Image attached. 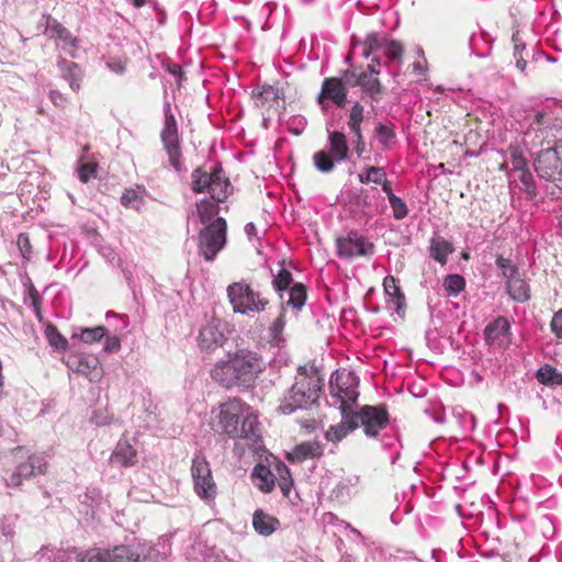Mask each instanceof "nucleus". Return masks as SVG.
Here are the masks:
<instances>
[{"label": "nucleus", "mask_w": 562, "mask_h": 562, "mask_svg": "<svg viewBox=\"0 0 562 562\" xmlns=\"http://www.w3.org/2000/svg\"><path fill=\"white\" fill-rule=\"evenodd\" d=\"M263 359L255 351L241 349L231 355L227 361L218 362L212 378L224 387L250 385L265 370Z\"/></svg>", "instance_id": "obj_1"}, {"label": "nucleus", "mask_w": 562, "mask_h": 562, "mask_svg": "<svg viewBox=\"0 0 562 562\" xmlns=\"http://www.w3.org/2000/svg\"><path fill=\"white\" fill-rule=\"evenodd\" d=\"M324 380L313 364L300 366L294 383L280 401L279 412L290 415L297 409H307L317 403Z\"/></svg>", "instance_id": "obj_2"}, {"label": "nucleus", "mask_w": 562, "mask_h": 562, "mask_svg": "<svg viewBox=\"0 0 562 562\" xmlns=\"http://www.w3.org/2000/svg\"><path fill=\"white\" fill-rule=\"evenodd\" d=\"M218 424L222 430L234 439H252L259 435L258 420L251 407L238 398L221 405Z\"/></svg>", "instance_id": "obj_3"}, {"label": "nucleus", "mask_w": 562, "mask_h": 562, "mask_svg": "<svg viewBox=\"0 0 562 562\" xmlns=\"http://www.w3.org/2000/svg\"><path fill=\"white\" fill-rule=\"evenodd\" d=\"M192 190L195 193L209 191L215 202L225 201L232 193L233 187L225 176L221 165H216L207 172L201 168L193 170L191 175Z\"/></svg>", "instance_id": "obj_4"}, {"label": "nucleus", "mask_w": 562, "mask_h": 562, "mask_svg": "<svg viewBox=\"0 0 562 562\" xmlns=\"http://www.w3.org/2000/svg\"><path fill=\"white\" fill-rule=\"evenodd\" d=\"M139 541L132 544H119L112 549L91 548L78 552L77 562H140V553L145 548L139 547Z\"/></svg>", "instance_id": "obj_5"}, {"label": "nucleus", "mask_w": 562, "mask_h": 562, "mask_svg": "<svg viewBox=\"0 0 562 562\" xmlns=\"http://www.w3.org/2000/svg\"><path fill=\"white\" fill-rule=\"evenodd\" d=\"M227 295L235 313L254 315L266 308L269 301L248 283L235 282L227 288Z\"/></svg>", "instance_id": "obj_6"}, {"label": "nucleus", "mask_w": 562, "mask_h": 562, "mask_svg": "<svg viewBox=\"0 0 562 562\" xmlns=\"http://www.w3.org/2000/svg\"><path fill=\"white\" fill-rule=\"evenodd\" d=\"M358 384V378L352 372H336L330 379L331 405H337L339 411L352 412L351 407L359 396Z\"/></svg>", "instance_id": "obj_7"}, {"label": "nucleus", "mask_w": 562, "mask_h": 562, "mask_svg": "<svg viewBox=\"0 0 562 562\" xmlns=\"http://www.w3.org/2000/svg\"><path fill=\"white\" fill-rule=\"evenodd\" d=\"M227 225L224 218L217 217L207 224L199 235V251L206 261L215 259L226 244Z\"/></svg>", "instance_id": "obj_8"}, {"label": "nucleus", "mask_w": 562, "mask_h": 562, "mask_svg": "<svg viewBox=\"0 0 562 562\" xmlns=\"http://www.w3.org/2000/svg\"><path fill=\"white\" fill-rule=\"evenodd\" d=\"M191 474L195 493L204 499H213L216 495V485L213 481L209 462L204 457L196 454L192 461Z\"/></svg>", "instance_id": "obj_9"}, {"label": "nucleus", "mask_w": 562, "mask_h": 562, "mask_svg": "<svg viewBox=\"0 0 562 562\" xmlns=\"http://www.w3.org/2000/svg\"><path fill=\"white\" fill-rule=\"evenodd\" d=\"M337 255L344 259L371 256L374 246L357 232H349L346 236L336 239Z\"/></svg>", "instance_id": "obj_10"}, {"label": "nucleus", "mask_w": 562, "mask_h": 562, "mask_svg": "<svg viewBox=\"0 0 562 562\" xmlns=\"http://www.w3.org/2000/svg\"><path fill=\"white\" fill-rule=\"evenodd\" d=\"M291 283L292 274L284 268L280 269L279 273L273 279V286L276 291L280 293V297L283 299L282 292L288 290V300L285 301V304L299 311L305 304L306 291L302 284L296 283L293 286H290Z\"/></svg>", "instance_id": "obj_11"}, {"label": "nucleus", "mask_w": 562, "mask_h": 562, "mask_svg": "<svg viewBox=\"0 0 562 562\" xmlns=\"http://www.w3.org/2000/svg\"><path fill=\"white\" fill-rule=\"evenodd\" d=\"M355 416L368 437H375L389 424V415L383 406H363Z\"/></svg>", "instance_id": "obj_12"}, {"label": "nucleus", "mask_w": 562, "mask_h": 562, "mask_svg": "<svg viewBox=\"0 0 562 562\" xmlns=\"http://www.w3.org/2000/svg\"><path fill=\"white\" fill-rule=\"evenodd\" d=\"M161 139L169 156L171 166L177 171H181L182 166L180 161L181 153L179 147L178 127L176 119L171 113H166L165 127L161 132Z\"/></svg>", "instance_id": "obj_13"}, {"label": "nucleus", "mask_w": 562, "mask_h": 562, "mask_svg": "<svg viewBox=\"0 0 562 562\" xmlns=\"http://www.w3.org/2000/svg\"><path fill=\"white\" fill-rule=\"evenodd\" d=\"M47 461L43 454H31L25 462H20L16 470L7 480V486H20L24 479L44 474Z\"/></svg>", "instance_id": "obj_14"}, {"label": "nucleus", "mask_w": 562, "mask_h": 562, "mask_svg": "<svg viewBox=\"0 0 562 562\" xmlns=\"http://www.w3.org/2000/svg\"><path fill=\"white\" fill-rule=\"evenodd\" d=\"M327 101H331L338 108L345 106L347 102V88L341 79L336 77L325 78L322 89L317 95V103L323 110L327 109Z\"/></svg>", "instance_id": "obj_15"}, {"label": "nucleus", "mask_w": 562, "mask_h": 562, "mask_svg": "<svg viewBox=\"0 0 562 562\" xmlns=\"http://www.w3.org/2000/svg\"><path fill=\"white\" fill-rule=\"evenodd\" d=\"M535 170L543 179L561 176L562 160L552 148L541 150L535 159Z\"/></svg>", "instance_id": "obj_16"}, {"label": "nucleus", "mask_w": 562, "mask_h": 562, "mask_svg": "<svg viewBox=\"0 0 562 562\" xmlns=\"http://www.w3.org/2000/svg\"><path fill=\"white\" fill-rule=\"evenodd\" d=\"M226 325L221 319L214 318L210 321L200 330L199 344L203 349H214L224 344Z\"/></svg>", "instance_id": "obj_17"}, {"label": "nucleus", "mask_w": 562, "mask_h": 562, "mask_svg": "<svg viewBox=\"0 0 562 562\" xmlns=\"http://www.w3.org/2000/svg\"><path fill=\"white\" fill-rule=\"evenodd\" d=\"M510 325L505 317H497L484 329L485 340L491 345L504 346L509 342Z\"/></svg>", "instance_id": "obj_18"}, {"label": "nucleus", "mask_w": 562, "mask_h": 562, "mask_svg": "<svg viewBox=\"0 0 562 562\" xmlns=\"http://www.w3.org/2000/svg\"><path fill=\"white\" fill-rule=\"evenodd\" d=\"M341 422L330 426L325 437L328 441L338 442L342 440L350 431L355 430L359 424L353 412L340 411Z\"/></svg>", "instance_id": "obj_19"}, {"label": "nucleus", "mask_w": 562, "mask_h": 562, "mask_svg": "<svg viewBox=\"0 0 562 562\" xmlns=\"http://www.w3.org/2000/svg\"><path fill=\"white\" fill-rule=\"evenodd\" d=\"M110 463L114 467H133L137 463V451L127 440L121 439L110 457Z\"/></svg>", "instance_id": "obj_20"}, {"label": "nucleus", "mask_w": 562, "mask_h": 562, "mask_svg": "<svg viewBox=\"0 0 562 562\" xmlns=\"http://www.w3.org/2000/svg\"><path fill=\"white\" fill-rule=\"evenodd\" d=\"M139 547L145 548L140 553V562H165L171 552L168 540H159L155 546L140 542Z\"/></svg>", "instance_id": "obj_21"}, {"label": "nucleus", "mask_w": 562, "mask_h": 562, "mask_svg": "<svg viewBox=\"0 0 562 562\" xmlns=\"http://www.w3.org/2000/svg\"><path fill=\"white\" fill-rule=\"evenodd\" d=\"M328 133V151L337 162L345 161L348 158L349 147L347 137L342 132L329 131Z\"/></svg>", "instance_id": "obj_22"}, {"label": "nucleus", "mask_w": 562, "mask_h": 562, "mask_svg": "<svg viewBox=\"0 0 562 562\" xmlns=\"http://www.w3.org/2000/svg\"><path fill=\"white\" fill-rule=\"evenodd\" d=\"M252 526L257 533L268 537L280 528V521L262 509H257L252 515Z\"/></svg>", "instance_id": "obj_23"}, {"label": "nucleus", "mask_w": 562, "mask_h": 562, "mask_svg": "<svg viewBox=\"0 0 562 562\" xmlns=\"http://www.w3.org/2000/svg\"><path fill=\"white\" fill-rule=\"evenodd\" d=\"M67 366L74 372L80 373L89 380H93L97 376L98 360L93 357L72 356L68 359Z\"/></svg>", "instance_id": "obj_24"}, {"label": "nucleus", "mask_w": 562, "mask_h": 562, "mask_svg": "<svg viewBox=\"0 0 562 562\" xmlns=\"http://www.w3.org/2000/svg\"><path fill=\"white\" fill-rule=\"evenodd\" d=\"M255 104L263 109H278L280 105V91L278 88L265 85L254 93Z\"/></svg>", "instance_id": "obj_25"}, {"label": "nucleus", "mask_w": 562, "mask_h": 562, "mask_svg": "<svg viewBox=\"0 0 562 562\" xmlns=\"http://www.w3.org/2000/svg\"><path fill=\"white\" fill-rule=\"evenodd\" d=\"M252 480L255 484L265 493H269L274 487V474L271 470L263 465L257 464L252 471Z\"/></svg>", "instance_id": "obj_26"}, {"label": "nucleus", "mask_w": 562, "mask_h": 562, "mask_svg": "<svg viewBox=\"0 0 562 562\" xmlns=\"http://www.w3.org/2000/svg\"><path fill=\"white\" fill-rule=\"evenodd\" d=\"M429 249L430 256L441 265L447 262L448 256L454 250L450 241L439 236L431 239Z\"/></svg>", "instance_id": "obj_27"}, {"label": "nucleus", "mask_w": 562, "mask_h": 562, "mask_svg": "<svg viewBox=\"0 0 562 562\" xmlns=\"http://www.w3.org/2000/svg\"><path fill=\"white\" fill-rule=\"evenodd\" d=\"M59 69L63 72V77L69 82L70 88L74 91H78L81 81V71L77 64L61 59L58 61Z\"/></svg>", "instance_id": "obj_28"}, {"label": "nucleus", "mask_w": 562, "mask_h": 562, "mask_svg": "<svg viewBox=\"0 0 562 562\" xmlns=\"http://www.w3.org/2000/svg\"><path fill=\"white\" fill-rule=\"evenodd\" d=\"M323 453L322 446L316 441H307L302 442L301 445H297L292 453L291 457L297 461H302L308 458H318Z\"/></svg>", "instance_id": "obj_29"}, {"label": "nucleus", "mask_w": 562, "mask_h": 562, "mask_svg": "<svg viewBox=\"0 0 562 562\" xmlns=\"http://www.w3.org/2000/svg\"><path fill=\"white\" fill-rule=\"evenodd\" d=\"M506 284L508 294L515 301L525 302L529 299V288L518 274L509 278Z\"/></svg>", "instance_id": "obj_30"}, {"label": "nucleus", "mask_w": 562, "mask_h": 562, "mask_svg": "<svg viewBox=\"0 0 562 562\" xmlns=\"http://www.w3.org/2000/svg\"><path fill=\"white\" fill-rule=\"evenodd\" d=\"M218 213V206L216 203L202 199L196 203V214L201 223L206 224L211 223L217 217H215Z\"/></svg>", "instance_id": "obj_31"}, {"label": "nucleus", "mask_w": 562, "mask_h": 562, "mask_svg": "<svg viewBox=\"0 0 562 562\" xmlns=\"http://www.w3.org/2000/svg\"><path fill=\"white\" fill-rule=\"evenodd\" d=\"M351 86H360L364 91L376 94L381 91V85L379 79L375 76L368 75L367 72H361L356 77L355 81L350 83Z\"/></svg>", "instance_id": "obj_32"}, {"label": "nucleus", "mask_w": 562, "mask_h": 562, "mask_svg": "<svg viewBox=\"0 0 562 562\" xmlns=\"http://www.w3.org/2000/svg\"><path fill=\"white\" fill-rule=\"evenodd\" d=\"M537 379L540 383L546 385H560L562 384V374L557 369L550 366H543L537 371Z\"/></svg>", "instance_id": "obj_33"}, {"label": "nucleus", "mask_w": 562, "mask_h": 562, "mask_svg": "<svg viewBox=\"0 0 562 562\" xmlns=\"http://www.w3.org/2000/svg\"><path fill=\"white\" fill-rule=\"evenodd\" d=\"M313 161L316 169L323 173H327L334 170L335 158L329 151L318 150L313 155Z\"/></svg>", "instance_id": "obj_34"}, {"label": "nucleus", "mask_w": 562, "mask_h": 562, "mask_svg": "<svg viewBox=\"0 0 562 562\" xmlns=\"http://www.w3.org/2000/svg\"><path fill=\"white\" fill-rule=\"evenodd\" d=\"M121 203L126 207L139 211L144 204L143 191L126 189L121 196Z\"/></svg>", "instance_id": "obj_35"}, {"label": "nucleus", "mask_w": 562, "mask_h": 562, "mask_svg": "<svg viewBox=\"0 0 562 562\" xmlns=\"http://www.w3.org/2000/svg\"><path fill=\"white\" fill-rule=\"evenodd\" d=\"M442 286L450 296L458 295L465 286L464 278L460 274H448L443 279Z\"/></svg>", "instance_id": "obj_36"}, {"label": "nucleus", "mask_w": 562, "mask_h": 562, "mask_svg": "<svg viewBox=\"0 0 562 562\" xmlns=\"http://www.w3.org/2000/svg\"><path fill=\"white\" fill-rule=\"evenodd\" d=\"M347 125L350 132L353 134L352 144L355 146V151L358 157H360L366 150V144L361 132V123L348 121Z\"/></svg>", "instance_id": "obj_37"}, {"label": "nucleus", "mask_w": 562, "mask_h": 562, "mask_svg": "<svg viewBox=\"0 0 562 562\" xmlns=\"http://www.w3.org/2000/svg\"><path fill=\"white\" fill-rule=\"evenodd\" d=\"M383 288L385 293L396 300L397 308H401L404 302V295L401 292L400 286L396 283V279L392 276H389L383 281Z\"/></svg>", "instance_id": "obj_38"}, {"label": "nucleus", "mask_w": 562, "mask_h": 562, "mask_svg": "<svg viewBox=\"0 0 562 562\" xmlns=\"http://www.w3.org/2000/svg\"><path fill=\"white\" fill-rule=\"evenodd\" d=\"M385 172L382 168L379 167H369L363 172L359 173V181L361 183H375L384 181Z\"/></svg>", "instance_id": "obj_39"}, {"label": "nucleus", "mask_w": 562, "mask_h": 562, "mask_svg": "<svg viewBox=\"0 0 562 562\" xmlns=\"http://www.w3.org/2000/svg\"><path fill=\"white\" fill-rule=\"evenodd\" d=\"M45 336L50 346L57 350H65L67 348V339L59 334L56 327L48 325L45 329Z\"/></svg>", "instance_id": "obj_40"}, {"label": "nucleus", "mask_w": 562, "mask_h": 562, "mask_svg": "<svg viewBox=\"0 0 562 562\" xmlns=\"http://www.w3.org/2000/svg\"><path fill=\"white\" fill-rule=\"evenodd\" d=\"M277 475L279 476V486L284 495L290 493L292 486V480L290 470L284 463H278L276 465Z\"/></svg>", "instance_id": "obj_41"}, {"label": "nucleus", "mask_w": 562, "mask_h": 562, "mask_svg": "<svg viewBox=\"0 0 562 562\" xmlns=\"http://www.w3.org/2000/svg\"><path fill=\"white\" fill-rule=\"evenodd\" d=\"M106 335V328L103 326H97L94 328H83L80 334V338L86 344H92L101 340Z\"/></svg>", "instance_id": "obj_42"}, {"label": "nucleus", "mask_w": 562, "mask_h": 562, "mask_svg": "<svg viewBox=\"0 0 562 562\" xmlns=\"http://www.w3.org/2000/svg\"><path fill=\"white\" fill-rule=\"evenodd\" d=\"M386 42H384L378 34H370L368 35L366 43H364V49H363V56L368 58L371 54L383 50V45Z\"/></svg>", "instance_id": "obj_43"}, {"label": "nucleus", "mask_w": 562, "mask_h": 562, "mask_svg": "<svg viewBox=\"0 0 562 562\" xmlns=\"http://www.w3.org/2000/svg\"><path fill=\"white\" fill-rule=\"evenodd\" d=\"M57 40L61 42V44L59 45L63 50H65L71 57H76V50L78 49V40L74 37L67 29H65V34L60 35Z\"/></svg>", "instance_id": "obj_44"}, {"label": "nucleus", "mask_w": 562, "mask_h": 562, "mask_svg": "<svg viewBox=\"0 0 562 562\" xmlns=\"http://www.w3.org/2000/svg\"><path fill=\"white\" fill-rule=\"evenodd\" d=\"M45 24L44 33L49 38H58L60 35L65 34V27L57 20L45 16Z\"/></svg>", "instance_id": "obj_45"}, {"label": "nucleus", "mask_w": 562, "mask_h": 562, "mask_svg": "<svg viewBox=\"0 0 562 562\" xmlns=\"http://www.w3.org/2000/svg\"><path fill=\"white\" fill-rule=\"evenodd\" d=\"M393 210V215L396 220H402L407 216L408 209L406 203L398 196L392 195L389 200Z\"/></svg>", "instance_id": "obj_46"}, {"label": "nucleus", "mask_w": 562, "mask_h": 562, "mask_svg": "<svg viewBox=\"0 0 562 562\" xmlns=\"http://www.w3.org/2000/svg\"><path fill=\"white\" fill-rule=\"evenodd\" d=\"M375 136L381 145L387 147L394 138V132L384 124H378L375 127Z\"/></svg>", "instance_id": "obj_47"}, {"label": "nucleus", "mask_w": 562, "mask_h": 562, "mask_svg": "<svg viewBox=\"0 0 562 562\" xmlns=\"http://www.w3.org/2000/svg\"><path fill=\"white\" fill-rule=\"evenodd\" d=\"M284 310L282 308L280 316L273 322V324L270 327L271 338L277 345H279V342L281 341V334L284 329Z\"/></svg>", "instance_id": "obj_48"}, {"label": "nucleus", "mask_w": 562, "mask_h": 562, "mask_svg": "<svg viewBox=\"0 0 562 562\" xmlns=\"http://www.w3.org/2000/svg\"><path fill=\"white\" fill-rule=\"evenodd\" d=\"M382 54L390 59H398L403 54V47L401 43L391 41L383 45Z\"/></svg>", "instance_id": "obj_49"}, {"label": "nucleus", "mask_w": 562, "mask_h": 562, "mask_svg": "<svg viewBox=\"0 0 562 562\" xmlns=\"http://www.w3.org/2000/svg\"><path fill=\"white\" fill-rule=\"evenodd\" d=\"M97 173V165L93 162H82L78 168V177L81 182L87 183Z\"/></svg>", "instance_id": "obj_50"}, {"label": "nucleus", "mask_w": 562, "mask_h": 562, "mask_svg": "<svg viewBox=\"0 0 562 562\" xmlns=\"http://www.w3.org/2000/svg\"><path fill=\"white\" fill-rule=\"evenodd\" d=\"M496 265H497L498 269L502 271V274L504 276V278H506V281L509 278L518 274L516 267L514 265H512L509 259H506V258L499 256L496 259Z\"/></svg>", "instance_id": "obj_51"}, {"label": "nucleus", "mask_w": 562, "mask_h": 562, "mask_svg": "<svg viewBox=\"0 0 562 562\" xmlns=\"http://www.w3.org/2000/svg\"><path fill=\"white\" fill-rule=\"evenodd\" d=\"M510 164L516 171L526 169V160L516 148H510Z\"/></svg>", "instance_id": "obj_52"}, {"label": "nucleus", "mask_w": 562, "mask_h": 562, "mask_svg": "<svg viewBox=\"0 0 562 562\" xmlns=\"http://www.w3.org/2000/svg\"><path fill=\"white\" fill-rule=\"evenodd\" d=\"M550 327L558 338H562V308L553 315Z\"/></svg>", "instance_id": "obj_53"}, {"label": "nucleus", "mask_w": 562, "mask_h": 562, "mask_svg": "<svg viewBox=\"0 0 562 562\" xmlns=\"http://www.w3.org/2000/svg\"><path fill=\"white\" fill-rule=\"evenodd\" d=\"M18 246L23 258L27 259L31 255V244L26 235L20 234L18 237Z\"/></svg>", "instance_id": "obj_54"}, {"label": "nucleus", "mask_w": 562, "mask_h": 562, "mask_svg": "<svg viewBox=\"0 0 562 562\" xmlns=\"http://www.w3.org/2000/svg\"><path fill=\"white\" fill-rule=\"evenodd\" d=\"M364 108L359 102H356L350 110L348 121L360 122L363 121Z\"/></svg>", "instance_id": "obj_55"}, {"label": "nucleus", "mask_w": 562, "mask_h": 562, "mask_svg": "<svg viewBox=\"0 0 562 562\" xmlns=\"http://www.w3.org/2000/svg\"><path fill=\"white\" fill-rule=\"evenodd\" d=\"M121 348V340L117 336H108L104 342V350L106 352H116Z\"/></svg>", "instance_id": "obj_56"}, {"label": "nucleus", "mask_w": 562, "mask_h": 562, "mask_svg": "<svg viewBox=\"0 0 562 562\" xmlns=\"http://www.w3.org/2000/svg\"><path fill=\"white\" fill-rule=\"evenodd\" d=\"M106 67L116 75H122L125 71V63L120 59H109Z\"/></svg>", "instance_id": "obj_57"}, {"label": "nucleus", "mask_w": 562, "mask_h": 562, "mask_svg": "<svg viewBox=\"0 0 562 562\" xmlns=\"http://www.w3.org/2000/svg\"><path fill=\"white\" fill-rule=\"evenodd\" d=\"M166 70L176 78L177 85L180 86L183 77L181 67L178 64H167Z\"/></svg>", "instance_id": "obj_58"}, {"label": "nucleus", "mask_w": 562, "mask_h": 562, "mask_svg": "<svg viewBox=\"0 0 562 562\" xmlns=\"http://www.w3.org/2000/svg\"><path fill=\"white\" fill-rule=\"evenodd\" d=\"M548 120H547V113L543 112V111H539L537 112L533 117H532V121H531V125H535L537 127H540L544 124H547Z\"/></svg>", "instance_id": "obj_59"}, {"label": "nucleus", "mask_w": 562, "mask_h": 562, "mask_svg": "<svg viewBox=\"0 0 562 562\" xmlns=\"http://www.w3.org/2000/svg\"><path fill=\"white\" fill-rule=\"evenodd\" d=\"M418 54L422 56V58H424V52L423 49H418ZM413 68H414V71L417 72V74H423L426 69V60L425 59H420V60H416L414 64H413Z\"/></svg>", "instance_id": "obj_60"}, {"label": "nucleus", "mask_w": 562, "mask_h": 562, "mask_svg": "<svg viewBox=\"0 0 562 562\" xmlns=\"http://www.w3.org/2000/svg\"><path fill=\"white\" fill-rule=\"evenodd\" d=\"M49 98L55 105H58V106L64 105L65 99L60 92H58L56 90H52L49 93Z\"/></svg>", "instance_id": "obj_61"}, {"label": "nucleus", "mask_w": 562, "mask_h": 562, "mask_svg": "<svg viewBox=\"0 0 562 562\" xmlns=\"http://www.w3.org/2000/svg\"><path fill=\"white\" fill-rule=\"evenodd\" d=\"M379 184L382 186V190L386 193L389 200H390V196L395 195L392 192L391 183L386 180V176L384 177V181L380 182Z\"/></svg>", "instance_id": "obj_62"}, {"label": "nucleus", "mask_w": 562, "mask_h": 562, "mask_svg": "<svg viewBox=\"0 0 562 562\" xmlns=\"http://www.w3.org/2000/svg\"><path fill=\"white\" fill-rule=\"evenodd\" d=\"M245 233L246 235L251 238L252 236H256L257 234V231H256V226L254 223H247L245 225Z\"/></svg>", "instance_id": "obj_63"}, {"label": "nucleus", "mask_w": 562, "mask_h": 562, "mask_svg": "<svg viewBox=\"0 0 562 562\" xmlns=\"http://www.w3.org/2000/svg\"><path fill=\"white\" fill-rule=\"evenodd\" d=\"M521 175H520V180L524 182V183H528L530 180H531V175L529 172L526 171V169H524V171H520Z\"/></svg>", "instance_id": "obj_64"}]
</instances>
